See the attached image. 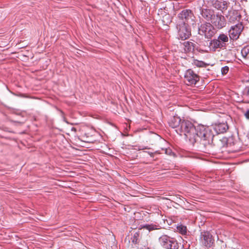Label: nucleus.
<instances>
[{
	"label": "nucleus",
	"instance_id": "obj_1",
	"mask_svg": "<svg viewBox=\"0 0 249 249\" xmlns=\"http://www.w3.org/2000/svg\"><path fill=\"white\" fill-rule=\"evenodd\" d=\"M168 124L170 127L176 129L178 134L184 135L199 151L213 155L220 152V145L222 144V142L219 140L216 145L213 143V134L208 126L198 124L196 126L190 121L181 119L177 116L171 117Z\"/></svg>",
	"mask_w": 249,
	"mask_h": 249
},
{
	"label": "nucleus",
	"instance_id": "obj_2",
	"mask_svg": "<svg viewBox=\"0 0 249 249\" xmlns=\"http://www.w3.org/2000/svg\"><path fill=\"white\" fill-rule=\"evenodd\" d=\"M229 37L227 35L222 33L218 36L217 38L211 40L209 44L210 51L214 52L217 49L224 50L226 48L228 44Z\"/></svg>",
	"mask_w": 249,
	"mask_h": 249
},
{
	"label": "nucleus",
	"instance_id": "obj_3",
	"mask_svg": "<svg viewBox=\"0 0 249 249\" xmlns=\"http://www.w3.org/2000/svg\"><path fill=\"white\" fill-rule=\"evenodd\" d=\"M196 17L192 10L184 9L177 16L176 23L180 24L193 25L195 23Z\"/></svg>",
	"mask_w": 249,
	"mask_h": 249
},
{
	"label": "nucleus",
	"instance_id": "obj_4",
	"mask_svg": "<svg viewBox=\"0 0 249 249\" xmlns=\"http://www.w3.org/2000/svg\"><path fill=\"white\" fill-rule=\"evenodd\" d=\"M216 30L210 22H205L198 26V33L204 36L205 38L210 39L215 34Z\"/></svg>",
	"mask_w": 249,
	"mask_h": 249
},
{
	"label": "nucleus",
	"instance_id": "obj_5",
	"mask_svg": "<svg viewBox=\"0 0 249 249\" xmlns=\"http://www.w3.org/2000/svg\"><path fill=\"white\" fill-rule=\"evenodd\" d=\"M159 240L161 245L165 249H178L179 248L177 241L175 238L166 235L161 236Z\"/></svg>",
	"mask_w": 249,
	"mask_h": 249
},
{
	"label": "nucleus",
	"instance_id": "obj_6",
	"mask_svg": "<svg viewBox=\"0 0 249 249\" xmlns=\"http://www.w3.org/2000/svg\"><path fill=\"white\" fill-rule=\"evenodd\" d=\"M176 28L178 39L185 40L191 36V29L189 25L176 23Z\"/></svg>",
	"mask_w": 249,
	"mask_h": 249
},
{
	"label": "nucleus",
	"instance_id": "obj_7",
	"mask_svg": "<svg viewBox=\"0 0 249 249\" xmlns=\"http://www.w3.org/2000/svg\"><path fill=\"white\" fill-rule=\"evenodd\" d=\"M210 22L211 24L217 29H221L227 24L225 17L219 13H215Z\"/></svg>",
	"mask_w": 249,
	"mask_h": 249
},
{
	"label": "nucleus",
	"instance_id": "obj_8",
	"mask_svg": "<svg viewBox=\"0 0 249 249\" xmlns=\"http://www.w3.org/2000/svg\"><path fill=\"white\" fill-rule=\"evenodd\" d=\"M201 244L204 247L210 248L212 247L214 242V238L212 234L208 231L201 232L200 235Z\"/></svg>",
	"mask_w": 249,
	"mask_h": 249
},
{
	"label": "nucleus",
	"instance_id": "obj_9",
	"mask_svg": "<svg viewBox=\"0 0 249 249\" xmlns=\"http://www.w3.org/2000/svg\"><path fill=\"white\" fill-rule=\"evenodd\" d=\"M229 4L227 1L223 0H209L207 1V4L209 6H212L221 11L223 14L227 9Z\"/></svg>",
	"mask_w": 249,
	"mask_h": 249
},
{
	"label": "nucleus",
	"instance_id": "obj_10",
	"mask_svg": "<svg viewBox=\"0 0 249 249\" xmlns=\"http://www.w3.org/2000/svg\"><path fill=\"white\" fill-rule=\"evenodd\" d=\"M243 28V24L241 22L232 26L229 31V35L230 39L232 40L238 39Z\"/></svg>",
	"mask_w": 249,
	"mask_h": 249
},
{
	"label": "nucleus",
	"instance_id": "obj_11",
	"mask_svg": "<svg viewBox=\"0 0 249 249\" xmlns=\"http://www.w3.org/2000/svg\"><path fill=\"white\" fill-rule=\"evenodd\" d=\"M184 78L188 85H196L199 80V76L191 69L186 71Z\"/></svg>",
	"mask_w": 249,
	"mask_h": 249
},
{
	"label": "nucleus",
	"instance_id": "obj_12",
	"mask_svg": "<svg viewBox=\"0 0 249 249\" xmlns=\"http://www.w3.org/2000/svg\"><path fill=\"white\" fill-rule=\"evenodd\" d=\"M225 17L230 23H234L236 21L239 23L241 18V16L238 10L231 9L228 11L227 14H225Z\"/></svg>",
	"mask_w": 249,
	"mask_h": 249
},
{
	"label": "nucleus",
	"instance_id": "obj_13",
	"mask_svg": "<svg viewBox=\"0 0 249 249\" xmlns=\"http://www.w3.org/2000/svg\"><path fill=\"white\" fill-rule=\"evenodd\" d=\"M212 129V132L213 134L214 131L216 134L224 133L227 131L229 128V126L227 123H219L212 125L211 127L209 126ZM214 135H213V136Z\"/></svg>",
	"mask_w": 249,
	"mask_h": 249
},
{
	"label": "nucleus",
	"instance_id": "obj_14",
	"mask_svg": "<svg viewBox=\"0 0 249 249\" xmlns=\"http://www.w3.org/2000/svg\"><path fill=\"white\" fill-rule=\"evenodd\" d=\"M215 13L213 10L207 6L200 8V14L201 17L207 21H211Z\"/></svg>",
	"mask_w": 249,
	"mask_h": 249
},
{
	"label": "nucleus",
	"instance_id": "obj_15",
	"mask_svg": "<svg viewBox=\"0 0 249 249\" xmlns=\"http://www.w3.org/2000/svg\"><path fill=\"white\" fill-rule=\"evenodd\" d=\"M182 45L185 53L193 52L196 46L195 44L190 41L184 42Z\"/></svg>",
	"mask_w": 249,
	"mask_h": 249
},
{
	"label": "nucleus",
	"instance_id": "obj_16",
	"mask_svg": "<svg viewBox=\"0 0 249 249\" xmlns=\"http://www.w3.org/2000/svg\"><path fill=\"white\" fill-rule=\"evenodd\" d=\"M241 53L243 58L246 59H249V44L243 47Z\"/></svg>",
	"mask_w": 249,
	"mask_h": 249
},
{
	"label": "nucleus",
	"instance_id": "obj_17",
	"mask_svg": "<svg viewBox=\"0 0 249 249\" xmlns=\"http://www.w3.org/2000/svg\"><path fill=\"white\" fill-rule=\"evenodd\" d=\"M158 227H159V226L153 224H145V225L142 226V228L146 229V230L149 231L155 230L159 229L160 228Z\"/></svg>",
	"mask_w": 249,
	"mask_h": 249
},
{
	"label": "nucleus",
	"instance_id": "obj_18",
	"mask_svg": "<svg viewBox=\"0 0 249 249\" xmlns=\"http://www.w3.org/2000/svg\"><path fill=\"white\" fill-rule=\"evenodd\" d=\"M177 229L178 231L182 235H186L187 233V229L185 226L180 224L177 226Z\"/></svg>",
	"mask_w": 249,
	"mask_h": 249
},
{
	"label": "nucleus",
	"instance_id": "obj_19",
	"mask_svg": "<svg viewBox=\"0 0 249 249\" xmlns=\"http://www.w3.org/2000/svg\"><path fill=\"white\" fill-rule=\"evenodd\" d=\"M162 23L165 25H168L171 22V17L169 14H165L162 17Z\"/></svg>",
	"mask_w": 249,
	"mask_h": 249
},
{
	"label": "nucleus",
	"instance_id": "obj_20",
	"mask_svg": "<svg viewBox=\"0 0 249 249\" xmlns=\"http://www.w3.org/2000/svg\"><path fill=\"white\" fill-rule=\"evenodd\" d=\"M139 232H135L131 238L132 242L134 244L138 243L139 242Z\"/></svg>",
	"mask_w": 249,
	"mask_h": 249
},
{
	"label": "nucleus",
	"instance_id": "obj_21",
	"mask_svg": "<svg viewBox=\"0 0 249 249\" xmlns=\"http://www.w3.org/2000/svg\"><path fill=\"white\" fill-rule=\"evenodd\" d=\"M243 96L247 98V99H249V86H246L243 89L242 91Z\"/></svg>",
	"mask_w": 249,
	"mask_h": 249
},
{
	"label": "nucleus",
	"instance_id": "obj_22",
	"mask_svg": "<svg viewBox=\"0 0 249 249\" xmlns=\"http://www.w3.org/2000/svg\"><path fill=\"white\" fill-rule=\"evenodd\" d=\"M229 71V67L226 66L221 68V73L222 75L226 74Z\"/></svg>",
	"mask_w": 249,
	"mask_h": 249
},
{
	"label": "nucleus",
	"instance_id": "obj_23",
	"mask_svg": "<svg viewBox=\"0 0 249 249\" xmlns=\"http://www.w3.org/2000/svg\"><path fill=\"white\" fill-rule=\"evenodd\" d=\"M196 65L200 67H205L207 65V64L203 61H198Z\"/></svg>",
	"mask_w": 249,
	"mask_h": 249
},
{
	"label": "nucleus",
	"instance_id": "obj_24",
	"mask_svg": "<svg viewBox=\"0 0 249 249\" xmlns=\"http://www.w3.org/2000/svg\"><path fill=\"white\" fill-rule=\"evenodd\" d=\"M244 115L247 120H249V109H247L246 112L244 113Z\"/></svg>",
	"mask_w": 249,
	"mask_h": 249
},
{
	"label": "nucleus",
	"instance_id": "obj_25",
	"mask_svg": "<svg viewBox=\"0 0 249 249\" xmlns=\"http://www.w3.org/2000/svg\"><path fill=\"white\" fill-rule=\"evenodd\" d=\"M144 152H146V153H148L150 156L151 157L153 158L154 156V154L155 153H157V151H156L155 153H153V152H150V151H145Z\"/></svg>",
	"mask_w": 249,
	"mask_h": 249
},
{
	"label": "nucleus",
	"instance_id": "obj_26",
	"mask_svg": "<svg viewBox=\"0 0 249 249\" xmlns=\"http://www.w3.org/2000/svg\"><path fill=\"white\" fill-rule=\"evenodd\" d=\"M171 152V150L170 149H165V153L167 154H170V153Z\"/></svg>",
	"mask_w": 249,
	"mask_h": 249
},
{
	"label": "nucleus",
	"instance_id": "obj_27",
	"mask_svg": "<svg viewBox=\"0 0 249 249\" xmlns=\"http://www.w3.org/2000/svg\"><path fill=\"white\" fill-rule=\"evenodd\" d=\"M238 150H239V149H234V150H232V152H235L238 151Z\"/></svg>",
	"mask_w": 249,
	"mask_h": 249
},
{
	"label": "nucleus",
	"instance_id": "obj_28",
	"mask_svg": "<svg viewBox=\"0 0 249 249\" xmlns=\"http://www.w3.org/2000/svg\"><path fill=\"white\" fill-rule=\"evenodd\" d=\"M148 149L147 147H144L142 148V149Z\"/></svg>",
	"mask_w": 249,
	"mask_h": 249
}]
</instances>
